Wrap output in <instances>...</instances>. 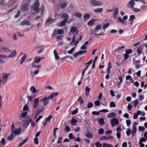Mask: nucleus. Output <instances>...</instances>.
Instances as JSON below:
<instances>
[{
  "mask_svg": "<svg viewBox=\"0 0 147 147\" xmlns=\"http://www.w3.org/2000/svg\"><path fill=\"white\" fill-rule=\"evenodd\" d=\"M11 134L13 135L16 136V135H18L20 134L21 131V129L20 127L15 129L13 123L11 127Z\"/></svg>",
  "mask_w": 147,
  "mask_h": 147,
  "instance_id": "obj_1",
  "label": "nucleus"
},
{
  "mask_svg": "<svg viewBox=\"0 0 147 147\" xmlns=\"http://www.w3.org/2000/svg\"><path fill=\"white\" fill-rule=\"evenodd\" d=\"M39 5L38 0H36L34 4L32 7V10H33L35 12L34 13H32V14L37 13L39 12Z\"/></svg>",
  "mask_w": 147,
  "mask_h": 147,
  "instance_id": "obj_2",
  "label": "nucleus"
},
{
  "mask_svg": "<svg viewBox=\"0 0 147 147\" xmlns=\"http://www.w3.org/2000/svg\"><path fill=\"white\" fill-rule=\"evenodd\" d=\"M9 73H4L2 74V78L1 80V82L3 84H4L6 83L8 78L9 76L10 75Z\"/></svg>",
  "mask_w": 147,
  "mask_h": 147,
  "instance_id": "obj_3",
  "label": "nucleus"
},
{
  "mask_svg": "<svg viewBox=\"0 0 147 147\" xmlns=\"http://www.w3.org/2000/svg\"><path fill=\"white\" fill-rule=\"evenodd\" d=\"M91 3L94 6H101L102 5V3L96 0H91Z\"/></svg>",
  "mask_w": 147,
  "mask_h": 147,
  "instance_id": "obj_4",
  "label": "nucleus"
},
{
  "mask_svg": "<svg viewBox=\"0 0 147 147\" xmlns=\"http://www.w3.org/2000/svg\"><path fill=\"white\" fill-rule=\"evenodd\" d=\"M60 16L61 18H63L64 20L67 21H68L69 18V16L68 14L66 13H65L64 11H62L61 12Z\"/></svg>",
  "mask_w": 147,
  "mask_h": 147,
  "instance_id": "obj_5",
  "label": "nucleus"
},
{
  "mask_svg": "<svg viewBox=\"0 0 147 147\" xmlns=\"http://www.w3.org/2000/svg\"><path fill=\"white\" fill-rule=\"evenodd\" d=\"M45 47L43 46H38L35 48V50L38 51V54L41 53L43 52Z\"/></svg>",
  "mask_w": 147,
  "mask_h": 147,
  "instance_id": "obj_6",
  "label": "nucleus"
},
{
  "mask_svg": "<svg viewBox=\"0 0 147 147\" xmlns=\"http://www.w3.org/2000/svg\"><path fill=\"white\" fill-rule=\"evenodd\" d=\"M147 140V138H142L140 139L139 142V144H140L139 147H144L145 144L143 143V142H145Z\"/></svg>",
  "mask_w": 147,
  "mask_h": 147,
  "instance_id": "obj_7",
  "label": "nucleus"
},
{
  "mask_svg": "<svg viewBox=\"0 0 147 147\" xmlns=\"http://www.w3.org/2000/svg\"><path fill=\"white\" fill-rule=\"evenodd\" d=\"M110 122L112 127H113L115 125H118L119 123V120L115 118L111 119Z\"/></svg>",
  "mask_w": 147,
  "mask_h": 147,
  "instance_id": "obj_8",
  "label": "nucleus"
},
{
  "mask_svg": "<svg viewBox=\"0 0 147 147\" xmlns=\"http://www.w3.org/2000/svg\"><path fill=\"white\" fill-rule=\"evenodd\" d=\"M21 9L23 12L27 11L28 10V4H24L21 7Z\"/></svg>",
  "mask_w": 147,
  "mask_h": 147,
  "instance_id": "obj_9",
  "label": "nucleus"
},
{
  "mask_svg": "<svg viewBox=\"0 0 147 147\" xmlns=\"http://www.w3.org/2000/svg\"><path fill=\"white\" fill-rule=\"evenodd\" d=\"M10 51V50L8 47H3L1 49V53L2 54H5L7 52H9Z\"/></svg>",
  "mask_w": 147,
  "mask_h": 147,
  "instance_id": "obj_10",
  "label": "nucleus"
},
{
  "mask_svg": "<svg viewBox=\"0 0 147 147\" xmlns=\"http://www.w3.org/2000/svg\"><path fill=\"white\" fill-rule=\"evenodd\" d=\"M49 100L47 97L44 98L43 99H41L40 101L42 102L43 105L45 106H46L49 103L48 101Z\"/></svg>",
  "mask_w": 147,
  "mask_h": 147,
  "instance_id": "obj_11",
  "label": "nucleus"
},
{
  "mask_svg": "<svg viewBox=\"0 0 147 147\" xmlns=\"http://www.w3.org/2000/svg\"><path fill=\"white\" fill-rule=\"evenodd\" d=\"M134 1H139L140 0H130L127 5V6L129 7H133V5L135 4Z\"/></svg>",
  "mask_w": 147,
  "mask_h": 147,
  "instance_id": "obj_12",
  "label": "nucleus"
},
{
  "mask_svg": "<svg viewBox=\"0 0 147 147\" xmlns=\"http://www.w3.org/2000/svg\"><path fill=\"white\" fill-rule=\"evenodd\" d=\"M67 3L65 1L63 2L61 4H59V8L61 9H63L65 8L67 6Z\"/></svg>",
  "mask_w": 147,
  "mask_h": 147,
  "instance_id": "obj_13",
  "label": "nucleus"
},
{
  "mask_svg": "<svg viewBox=\"0 0 147 147\" xmlns=\"http://www.w3.org/2000/svg\"><path fill=\"white\" fill-rule=\"evenodd\" d=\"M113 137L112 136H102L100 139V140H107L108 139L112 140Z\"/></svg>",
  "mask_w": 147,
  "mask_h": 147,
  "instance_id": "obj_14",
  "label": "nucleus"
},
{
  "mask_svg": "<svg viewBox=\"0 0 147 147\" xmlns=\"http://www.w3.org/2000/svg\"><path fill=\"white\" fill-rule=\"evenodd\" d=\"M39 105V100L38 98L35 99L34 100V107L36 108Z\"/></svg>",
  "mask_w": 147,
  "mask_h": 147,
  "instance_id": "obj_15",
  "label": "nucleus"
},
{
  "mask_svg": "<svg viewBox=\"0 0 147 147\" xmlns=\"http://www.w3.org/2000/svg\"><path fill=\"white\" fill-rule=\"evenodd\" d=\"M135 18V16L134 15H131L130 16L129 20V23L131 25L133 24Z\"/></svg>",
  "mask_w": 147,
  "mask_h": 147,
  "instance_id": "obj_16",
  "label": "nucleus"
},
{
  "mask_svg": "<svg viewBox=\"0 0 147 147\" xmlns=\"http://www.w3.org/2000/svg\"><path fill=\"white\" fill-rule=\"evenodd\" d=\"M16 52L15 50L13 51L11 53L10 55L8 56L9 58H13L16 55Z\"/></svg>",
  "mask_w": 147,
  "mask_h": 147,
  "instance_id": "obj_17",
  "label": "nucleus"
},
{
  "mask_svg": "<svg viewBox=\"0 0 147 147\" xmlns=\"http://www.w3.org/2000/svg\"><path fill=\"white\" fill-rule=\"evenodd\" d=\"M118 13V9L117 7H116L115 8V11L113 14V17L115 18L117 17Z\"/></svg>",
  "mask_w": 147,
  "mask_h": 147,
  "instance_id": "obj_18",
  "label": "nucleus"
},
{
  "mask_svg": "<svg viewBox=\"0 0 147 147\" xmlns=\"http://www.w3.org/2000/svg\"><path fill=\"white\" fill-rule=\"evenodd\" d=\"M41 59H43V58H40L38 56H36L34 58V62L38 63L40 61Z\"/></svg>",
  "mask_w": 147,
  "mask_h": 147,
  "instance_id": "obj_19",
  "label": "nucleus"
},
{
  "mask_svg": "<svg viewBox=\"0 0 147 147\" xmlns=\"http://www.w3.org/2000/svg\"><path fill=\"white\" fill-rule=\"evenodd\" d=\"M77 122V120L73 117L71 118V123L73 125H75Z\"/></svg>",
  "mask_w": 147,
  "mask_h": 147,
  "instance_id": "obj_20",
  "label": "nucleus"
},
{
  "mask_svg": "<svg viewBox=\"0 0 147 147\" xmlns=\"http://www.w3.org/2000/svg\"><path fill=\"white\" fill-rule=\"evenodd\" d=\"M56 18L54 19H51V18H48L46 21L47 24H50L52 22H53L56 20Z\"/></svg>",
  "mask_w": 147,
  "mask_h": 147,
  "instance_id": "obj_21",
  "label": "nucleus"
},
{
  "mask_svg": "<svg viewBox=\"0 0 147 147\" xmlns=\"http://www.w3.org/2000/svg\"><path fill=\"white\" fill-rule=\"evenodd\" d=\"M30 24V22L29 21L27 20L24 21L21 23V25L22 26H23L24 25H29Z\"/></svg>",
  "mask_w": 147,
  "mask_h": 147,
  "instance_id": "obj_22",
  "label": "nucleus"
},
{
  "mask_svg": "<svg viewBox=\"0 0 147 147\" xmlns=\"http://www.w3.org/2000/svg\"><path fill=\"white\" fill-rule=\"evenodd\" d=\"M139 100L136 99L132 102V104L134 107H136L139 103Z\"/></svg>",
  "mask_w": 147,
  "mask_h": 147,
  "instance_id": "obj_23",
  "label": "nucleus"
},
{
  "mask_svg": "<svg viewBox=\"0 0 147 147\" xmlns=\"http://www.w3.org/2000/svg\"><path fill=\"white\" fill-rule=\"evenodd\" d=\"M141 112L140 111H138L137 113H134V119H136L138 117V115L141 114Z\"/></svg>",
  "mask_w": 147,
  "mask_h": 147,
  "instance_id": "obj_24",
  "label": "nucleus"
},
{
  "mask_svg": "<svg viewBox=\"0 0 147 147\" xmlns=\"http://www.w3.org/2000/svg\"><path fill=\"white\" fill-rule=\"evenodd\" d=\"M53 53L55 59L57 60H59V58L57 53L56 50H54Z\"/></svg>",
  "mask_w": 147,
  "mask_h": 147,
  "instance_id": "obj_25",
  "label": "nucleus"
},
{
  "mask_svg": "<svg viewBox=\"0 0 147 147\" xmlns=\"http://www.w3.org/2000/svg\"><path fill=\"white\" fill-rule=\"evenodd\" d=\"M90 18V15L89 14H85L84 16V19L85 21L89 19Z\"/></svg>",
  "mask_w": 147,
  "mask_h": 147,
  "instance_id": "obj_26",
  "label": "nucleus"
},
{
  "mask_svg": "<svg viewBox=\"0 0 147 147\" xmlns=\"http://www.w3.org/2000/svg\"><path fill=\"white\" fill-rule=\"evenodd\" d=\"M95 19H92L89 21L88 23V24L89 26H91L96 21Z\"/></svg>",
  "mask_w": 147,
  "mask_h": 147,
  "instance_id": "obj_27",
  "label": "nucleus"
},
{
  "mask_svg": "<svg viewBox=\"0 0 147 147\" xmlns=\"http://www.w3.org/2000/svg\"><path fill=\"white\" fill-rule=\"evenodd\" d=\"M90 88L88 86H87L85 88V90L86 91V95L88 96L89 94V92L90 91Z\"/></svg>",
  "mask_w": 147,
  "mask_h": 147,
  "instance_id": "obj_28",
  "label": "nucleus"
},
{
  "mask_svg": "<svg viewBox=\"0 0 147 147\" xmlns=\"http://www.w3.org/2000/svg\"><path fill=\"white\" fill-rule=\"evenodd\" d=\"M103 11V9L102 8H98L95 9L94 10V11L96 13L98 12H101Z\"/></svg>",
  "mask_w": 147,
  "mask_h": 147,
  "instance_id": "obj_29",
  "label": "nucleus"
},
{
  "mask_svg": "<svg viewBox=\"0 0 147 147\" xmlns=\"http://www.w3.org/2000/svg\"><path fill=\"white\" fill-rule=\"evenodd\" d=\"M113 146L111 144H109L106 143H103L102 147H113Z\"/></svg>",
  "mask_w": 147,
  "mask_h": 147,
  "instance_id": "obj_30",
  "label": "nucleus"
},
{
  "mask_svg": "<svg viewBox=\"0 0 147 147\" xmlns=\"http://www.w3.org/2000/svg\"><path fill=\"white\" fill-rule=\"evenodd\" d=\"M137 52L139 54H141L142 52L143 51V49L141 47H138L137 48Z\"/></svg>",
  "mask_w": 147,
  "mask_h": 147,
  "instance_id": "obj_31",
  "label": "nucleus"
},
{
  "mask_svg": "<svg viewBox=\"0 0 147 147\" xmlns=\"http://www.w3.org/2000/svg\"><path fill=\"white\" fill-rule=\"evenodd\" d=\"M76 28L75 27H72L70 29V32H76V34H77L78 33V32L76 31Z\"/></svg>",
  "mask_w": 147,
  "mask_h": 147,
  "instance_id": "obj_32",
  "label": "nucleus"
},
{
  "mask_svg": "<svg viewBox=\"0 0 147 147\" xmlns=\"http://www.w3.org/2000/svg\"><path fill=\"white\" fill-rule=\"evenodd\" d=\"M16 0H9L8 4L9 5H14L16 2Z\"/></svg>",
  "mask_w": 147,
  "mask_h": 147,
  "instance_id": "obj_33",
  "label": "nucleus"
},
{
  "mask_svg": "<svg viewBox=\"0 0 147 147\" xmlns=\"http://www.w3.org/2000/svg\"><path fill=\"white\" fill-rule=\"evenodd\" d=\"M67 22V21L63 20L61 22L60 24V26H65V24Z\"/></svg>",
  "mask_w": 147,
  "mask_h": 147,
  "instance_id": "obj_34",
  "label": "nucleus"
},
{
  "mask_svg": "<svg viewBox=\"0 0 147 147\" xmlns=\"http://www.w3.org/2000/svg\"><path fill=\"white\" fill-rule=\"evenodd\" d=\"M107 116L109 118L115 117L116 116V115L114 113H111L108 114Z\"/></svg>",
  "mask_w": 147,
  "mask_h": 147,
  "instance_id": "obj_35",
  "label": "nucleus"
},
{
  "mask_svg": "<svg viewBox=\"0 0 147 147\" xmlns=\"http://www.w3.org/2000/svg\"><path fill=\"white\" fill-rule=\"evenodd\" d=\"M32 66L36 68H37L38 69L40 68L41 67L40 65H36L35 63H34V62H33L32 64Z\"/></svg>",
  "mask_w": 147,
  "mask_h": 147,
  "instance_id": "obj_36",
  "label": "nucleus"
},
{
  "mask_svg": "<svg viewBox=\"0 0 147 147\" xmlns=\"http://www.w3.org/2000/svg\"><path fill=\"white\" fill-rule=\"evenodd\" d=\"M73 15L76 16L78 18H81L82 16V14L81 13L78 12L76 13L74 15L73 14Z\"/></svg>",
  "mask_w": 147,
  "mask_h": 147,
  "instance_id": "obj_37",
  "label": "nucleus"
},
{
  "mask_svg": "<svg viewBox=\"0 0 147 147\" xmlns=\"http://www.w3.org/2000/svg\"><path fill=\"white\" fill-rule=\"evenodd\" d=\"M77 100L78 101H79L80 103L81 104H83L84 102V100L82 99V97L80 96H79Z\"/></svg>",
  "mask_w": 147,
  "mask_h": 147,
  "instance_id": "obj_38",
  "label": "nucleus"
},
{
  "mask_svg": "<svg viewBox=\"0 0 147 147\" xmlns=\"http://www.w3.org/2000/svg\"><path fill=\"white\" fill-rule=\"evenodd\" d=\"M134 5H133V7H129L130 8H131L135 12H138L140 11V10L138 8H134Z\"/></svg>",
  "mask_w": 147,
  "mask_h": 147,
  "instance_id": "obj_39",
  "label": "nucleus"
},
{
  "mask_svg": "<svg viewBox=\"0 0 147 147\" xmlns=\"http://www.w3.org/2000/svg\"><path fill=\"white\" fill-rule=\"evenodd\" d=\"M98 122L100 125H103L104 123L103 119L102 118L100 119L98 121Z\"/></svg>",
  "mask_w": 147,
  "mask_h": 147,
  "instance_id": "obj_40",
  "label": "nucleus"
},
{
  "mask_svg": "<svg viewBox=\"0 0 147 147\" xmlns=\"http://www.w3.org/2000/svg\"><path fill=\"white\" fill-rule=\"evenodd\" d=\"M75 47H72L70 51H68L67 52V53L70 55L72 54L74 51Z\"/></svg>",
  "mask_w": 147,
  "mask_h": 147,
  "instance_id": "obj_41",
  "label": "nucleus"
},
{
  "mask_svg": "<svg viewBox=\"0 0 147 147\" xmlns=\"http://www.w3.org/2000/svg\"><path fill=\"white\" fill-rule=\"evenodd\" d=\"M26 57V55H24L22 58V59L20 61V63L22 64L24 61Z\"/></svg>",
  "mask_w": 147,
  "mask_h": 147,
  "instance_id": "obj_42",
  "label": "nucleus"
},
{
  "mask_svg": "<svg viewBox=\"0 0 147 147\" xmlns=\"http://www.w3.org/2000/svg\"><path fill=\"white\" fill-rule=\"evenodd\" d=\"M30 90L33 93H34L36 91L35 88L33 86H32L30 87Z\"/></svg>",
  "mask_w": 147,
  "mask_h": 147,
  "instance_id": "obj_43",
  "label": "nucleus"
},
{
  "mask_svg": "<svg viewBox=\"0 0 147 147\" xmlns=\"http://www.w3.org/2000/svg\"><path fill=\"white\" fill-rule=\"evenodd\" d=\"M86 137L89 138H92V135L91 133H89L86 135Z\"/></svg>",
  "mask_w": 147,
  "mask_h": 147,
  "instance_id": "obj_44",
  "label": "nucleus"
},
{
  "mask_svg": "<svg viewBox=\"0 0 147 147\" xmlns=\"http://www.w3.org/2000/svg\"><path fill=\"white\" fill-rule=\"evenodd\" d=\"M95 145L96 147H101L102 146V144L100 142H97L95 143Z\"/></svg>",
  "mask_w": 147,
  "mask_h": 147,
  "instance_id": "obj_45",
  "label": "nucleus"
},
{
  "mask_svg": "<svg viewBox=\"0 0 147 147\" xmlns=\"http://www.w3.org/2000/svg\"><path fill=\"white\" fill-rule=\"evenodd\" d=\"M93 105V104L91 102H89L87 105V107L88 108H90L92 107Z\"/></svg>",
  "mask_w": 147,
  "mask_h": 147,
  "instance_id": "obj_46",
  "label": "nucleus"
},
{
  "mask_svg": "<svg viewBox=\"0 0 147 147\" xmlns=\"http://www.w3.org/2000/svg\"><path fill=\"white\" fill-rule=\"evenodd\" d=\"M98 58V57L97 56H96V57H95L92 66V68H94L95 67V62L97 60Z\"/></svg>",
  "mask_w": 147,
  "mask_h": 147,
  "instance_id": "obj_47",
  "label": "nucleus"
},
{
  "mask_svg": "<svg viewBox=\"0 0 147 147\" xmlns=\"http://www.w3.org/2000/svg\"><path fill=\"white\" fill-rule=\"evenodd\" d=\"M52 116L51 115H49L47 118L46 119V122L47 121L50 122V120L52 118Z\"/></svg>",
  "mask_w": 147,
  "mask_h": 147,
  "instance_id": "obj_48",
  "label": "nucleus"
},
{
  "mask_svg": "<svg viewBox=\"0 0 147 147\" xmlns=\"http://www.w3.org/2000/svg\"><path fill=\"white\" fill-rule=\"evenodd\" d=\"M104 132V130L103 129L101 128L98 130V133L99 134L101 135L103 134Z\"/></svg>",
  "mask_w": 147,
  "mask_h": 147,
  "instance_id": "obj_49",
  "label": "nucleus"
},
{
  "mask_svg": "<svg viewBox=\"0 0 147 147\" xmlns=\"http://www.w3.org/2000/svg\"><path fill=\"white\" fill-rule=\"evenodd\" d=\"M109 25V24L107 23L106 24H105L103 26V29H105L106 28H107L108 27Z\"/></svg>",
  "mask_w": 147,
  "mask_h": 147,
  "instance_id": "obj_50",
  "label": "nucleus"
},
{
  "mask_svg": "<svg viewBox=\"0 0 147 147\" xmlns=\"http://www.w3.org/2000/svg\"><path fill=\"white\" fill-rule=\"evenodd\" d=\"M138 123L136 122H134L132 124V128L136 129V125H138Z\"/></svg>",
  "mask_w": 147,
  "mask_h": 147,
  "instance_id": "obj_51",
  "label": "nucleus"
},
{
  "mask_svg": "<svg viewBox=\"0 0 147 147\" xmlns=\"http://www.w3.org/2000/svg\"><path fill=\"white\" fill-rule=\"evenodd\" d=\"M116 105L115 103L113 102H111L110 104V107H115Z\"/></svg>",
  "mask_w": 147,
  "mask_h": 147,
  "instance_id": "obj_52",
  "label": "nucleus"
},
{
  "mask_svg": "<svg viewBox=\"0 0 147 147\" xmlns=\"http://www.w3.org/2000/svg\"><path fill=\"white\" fill-rule=\"evenodd\" d=\"M57 34H61L63 33V30L61 29H59L57 30Z\"/></svg>",
  "mask_w": 147,
  "mask_h": 147,
  "instance_id": "obj_53",
  "label": "nucleus"
},
{
  "mask_svg": "<svg viewBox=\"0 0 147 147\" xmlns=\"http://www.w3.org/2000/svg\"><path fill=\"white\" fill-rule=\"evenodd\" d=\"M126 80H130L132 82H133V80L131 78V76L129 75H128L126 76Z\"/></svg>",
  "mask_w": 147,
  "mask_h": 147,
  "instance_id": "obj_54",
  "label": "nucleus"
},
{
  "mask_svg": "<svg viewBox=\"0 0 147 147\" xmlns=\"http://www.w3.org/2000/svg\"><path fill=\"white\" fill-rule=\"evenodd\" d=\"M94 105L97 106H99L100 104V102L99 100H97L94 102Z\"/></svg>",
  "mask_w": 147,
  "mask_h": 147,
  "instance_id": "obj_55",
  "label": "nucleus"
},
{
  "mask_svg": "<svg viewBox=\"0 0 147 147\" xmlns=\"http://www.w3.org/2000/svg\"><path fill=\"white\" fill-rule=\"evenodd\" d=\"M138 128L139 131H143L145 130V128L144 127L139 126L138 127Z\"/></svg>",
  "mask_w": 147,
  "mask_h": 147,
  "instance_id": "obj_56",
  "label": "nucleus"
},
{
  "mask_svg": "<svg viewBox=\"0 0 147 147\" xmlns=\"http://www.w3.org/2000/svg\"><path fill=\"white\" fill-rule=\"evenodd\" d=\"M86 50H85L84 51L80 50L78 52V53L79 55H81L82 54L85 53H86Z\"/></svg>",
  "mask_w": 147,
  "mask_h": 147,
  "instance_id": "obj_57",
  "label": "nucleus"
},
{
  "mask_svg": "<svg viewBox=\"0 0 147 147\" xmlns=\"http://www.w3.org/2000/svg\"><path fill=\"white\" fill-rule=\"evenodd\" d=\"M132 50L131 49L125 51L126 53L127 54H130L132 52Z\"/></svg>",
  "mask_w": 147,
  "mask_h": 147,
  "instance_id": "obj_58",
  "label": "nucleus"
},
{
  "mask_svg": "<svg viewBox=\"0 0 147 147\" xmlns=\"http://www.w3.org/2000/svg\"><path fill=\"white\" fill-rule=\"evenodd\" d=\"M125 47V46H124V45L119 46L118 48V51H121Z\"/></svg>",
  "mask_w": 147,
  "mask_h": 147,
  "instance_id": "obj_59",
  "label": "nucleus"
},
{
  "mask_svg": "<svg viewBox=\"0 0 147 147\" xmlns=\"http://www.w3.org/2000/svg\"><path fill=\"white\" fill-rule=\"evenodd\" d=\"M29 122L31 123V125L33 127H34L35 125V123L31 119H30L29 120Z\"/></svg>",
  "mask_w": 147,
  "mask_h": 147,
  "instance_id": "obj_60",
  "label": "nucleus"
},
{
  "mask_svg": "<svg viewBox=\"0 0 147 147\" xmlns=\"http://www.w3.org/2000/svg\"><path fill=\"white\" fill-rule=\"evenodd\" d=\"M64 42L62 41H60L58 44V46H63L64 45Z\"/></svg>",
  "mask_w": 147,
  "mask_h": 147,
  "instance_id": "obj_61",
  "label": "nucleus"
},
{
  "mask_svg": "<svg viewBox=\"0 0 147 147\" xmlns=\"http://www.w3.org/2000/svg\"><path fill=\"white\" fill-rule=\"evenodd\" d=\"M144 98V96L140 94L139 96V99L140 101H142Z\"/></svg>",
  "mask_w": 147,
  "mask_h": 147,
  "instance_id": "obj_62",
  "label": "nucleus"
},
{
  "mask_svg": "<svg viewBox=\"0 0 147 147\" xmlns=\"http://www.w3.org/2000/svg\"><path fill=\"white\" fill-rule=\"evenodd\" d=\"M101 29V26L100 25H98L96 27V30H100Z\"/></svg>",
  "mask_w": 147,
  "mask_h": 147,
  "instance_id": "obj_63",
  "label": "nucleus"
},
{
  "mask_svg": "<svg viewBox=\"0 0 147 147\" xmlns=\"http://www.w3.org/2000/svg\"><path fill=\"white\" fill-rule=\"evenodd\" d=\"M15 136L14 135H13L12 134H11V135L9 136L8 137V139L9 140H11Z\"/></svg>",
  "mask_w": 147,
  "mask_h": 147,
  "instance_id": "obj_64",
  "label": "nucleus"
}]
</instances>
